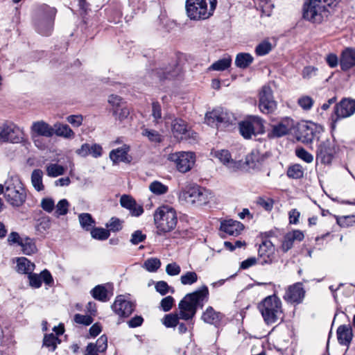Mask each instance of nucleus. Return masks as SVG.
Wrapping results in <instances>:
<instances>
[{
  "instance_id": "nucleus-6",
  "label": "nucleus",
  "mask_w": 355,
  "mask_h": 355,
  "mask_svg": "<svg viewBox=\"0 0 355 355\" xmlns=\"http://www.w3.org/2000/svg\"><path fill=\"white\" fill-rule=\"evenodd\" d=\"M180 198L187 203L202 206L210 201L212 196L208 189L198 185H194L183 191L180 194Z\"/></svg>"
},
{
  "instance_id": "nucleus-59",
  "label": "nucleus",
  "mask_w": 355,
  "mask_h": 355,
  "mask_svg": "<svg viewBox=\"0 0 355 355\" xmlns=\"http://www.w3.org/2000/svg\"><path fill=\"white\" fill-rule=\"evenodd\" d=\"M108 103L112 106V111H113V110L118 109L125 105V103L120 96L114 94H112L109 96Z\"/></svg>"
},
{
  "instance_id": "nucleus-49",
  "label": "nucleus",
  "mask_w": 355,
  "mask_h": 355,
  "mask_svg": "<svg viewBox=\"0 0 355 355\" xmlns=\"http://www.w3.org/2000/svg\"><path fill=\"white\" fill-rule=\"evenodd\" d=\"M275 101L272 90L268 85H263L259 92V103H262V101Z\"/></svg>"
},
{
  "instance_id": "nucleus-26",
  "label": "nucleus",
  "mask_w": 355,
  "mask_h": 355,
  "mask_svg": "<svg viewBox=\"0 0 355 355\" xmlns=\"http://www.w3.org/2000/svg\"><path fill=\"white\" fill-rule=\"evenodd\" d=\"M243 225L232 219L225 220L220 223V230L230 236H238L243 229Z\"/></svg>"
},
{
  "instance_id": "nucleus-61",
  "label": "nucleus",
  "mask_w": 355,
  "mask_h": 355,
  "mask_svg": "<svg viewBox=\"0 0 355 355\" xmlns=\"http://www.w3.org/2000/svg\"><path fill=\"white\" fill-rule=\"evenodd\" d=\"M324 132V127L320 124L312 122V141L315 139L319 141Z\"/></svg>"
},
{
  "instance_id": "nucleus-44",
  "label": "nucleus",
  "mask_w": 355,
  "mask_h": 355,
  "mask_svg": "<svg viewBox=\"0 0 355 355\" xmlns=\"http://www.w3.org/2000/svg\"><path fill=\"white\" fill-rule=\"evenodd\" d=\"M64 166L58 164H50L46 166V173L49 177H57L64 173Z\"/></svg>"
},
{
  "instance_id": "nucleus-20",
  "label": "nucleus",
  "mask_w": 355,
  "mask_h": 355,
  "mask_svg": "<svg viewBox=\"0 0 355 355\" xmlns=\"http://www.w3.org/2000/svg\"><path fill=\"white\" fill-rule=\"evenodd\" d=\"M215 155L232 171H236L241 169L243 167V162L241 160L236 161L232 159L230 152L227 150L216 151Z\"/></svg>"
},
{
  "instance_id": "nucleus-3",
  "label": "nucleus",
  "mask_w": 355,
  "mask_h": 355,
  "mask_svg": "<svg viewBox=\"0 0 355 355\" xmlns=\"http://www.w3.org/2000/svg\"><path fill=\"white\" fill-rule=\"evenodd\" d=\"M217 0H187L186 12L191 20H204L213 15Z\"/></svg>"
},
{
  "instance_id": "nucleus-28",
  "label": "nucleus",
  "mask_w": 355,
  "mask_h": 355,
  "mask_svg": "<svg viewBox=\"0 0 355 355\" xmlns=\"http://www.w3.org/2000/svg\"><path fill=\"white\" fill-rule=\"evenodd\" d=\"M53 27V18L45 17L39 19L36 22V30L42 35L49 36L51 34Z\"/></svg>"
},
{
  "instance_id": "nucleus-58",
  "label": "nucleus",
  "mask_w": 355,
  "mask_h": 355,
  "mask_svg": "<svg viewBox=\"0 0 355 355\" xmlns=\"http://www.w3.org/2000/svg\"><path fill=\"white\" fill-rule=\"evenodd\" d=\"M73 320L76 323L86 326L90 325L94 321L91 315H81L80 313L75 314Z\"/></svg>"
},
{
  "instance_id": "nucleus-32",
  "label": "nucleus",
  "mask_w": 355,
  "mask_h": 355,
  "mask_svg": "<svg viewBox=\"0 0 355 355\" xmlns=\"http://www.w3.org/2000/svg\"><path fill=\"white\" fill-rule=\"evenodd\" d=\"M35 269V264L26 257H19L17 259V271L21 274H29Z\"/></svg>"
},
{
  "instance_id": "nucleus-42",
  "label": "nucleus",
  "mask_w": 355,
  "mask_h": 355,
  "mask_svg": "<svg viewBox=\"0 0 355 355\" xmlns=\"http://www.w3.org/2000/svg\"><path fill=\"white\" fill-rule=\"evenodd\" d=\"M287 175L290 178L299 179L304 175V169L300 164H294L288 168Z\"/></svg>"
},
{
  "instance_id": "nucleus-48",
  "label": "nucleus",
  "mask_w": 355,
  "mask_h": 355,
  "mask_svg": "<svg viewBox=\"0 0 355 355\" xmlns=\"http://www.w3.org/2000/svg\"><path fill=\"white\" fill-rule=\"evenodd\" d=\"M260 111L263 114H270L275 112L277 108V103L275 101H262V103H259Z\"/></svg>"
},
{
  "instance_id": "nucleus-17",
  "label": "nucleus",
  "mask_w": 355,
  "mask_h": 355,
  "mask_svg": "<svg viewBox=\"0 0 355 355\" xmlns=\"http://www.w3.org/2000/svg\"><path fill=\"white\" fill-rule=\"evenodd\" d=\"M31 131L35 146H37V142L38 141L36 137H51L54 135L53 127L44 121L33 122L31 127Z\"/></svg>"
},
{
  "instance_id": "nucleus-21",
  "label": "nucleus",
  "mask_w": 355,
  "mask_h": 355,
  "mask_svg": "<svg viewBox=\"0 0 355 355\" xmlns=\"http://www.w3.org/2000/svg\"><path fill=\"white\" fill-rule=\"evenodd\" d=\"M76 154L81 157L89 155L94 158L100 157L103 154V148L98 144H83L80 148L76 150Z\"/></svg>"
},
{
  "instance_id": "nucleus-62",
  "label": "nucleus",
  "mask_w": 355,
  "mask_h": 355,
  "mask_svg": "<svg viewBox=\"0 0 355 355\" xmlns=\"http://www.w3.org/2000/svg\"><path fill=\"white\" fill-rule=\"evenodd\" d=\"M146 239V234H143L141 230H136L131 235L130 243L132 245H137L144 241Z\"/></svg>"
},
{
  "instance_id": "nucleus-40",
  "label": "nucleus",
  "mask_w": 355,
  "mask_h": 355,
  "mask_svg": "<svg viewBox=\"0 0 355 355\" xmlns=\"http://www.w3.org/2000/svg\"><path fill=\"white\" fill-rule=\"evenodd\" d=\"M80 225L83 229L86 231H90L95 225V220L92 218L90 214L82 213L78 216Z\"/></svg>"
},
{
  "instance_id": "nucleus-23",
  "label": "nucleus",
  "mask_w": 355,
  "mask_h": 355,
  "mask_svg": "<svg viewBox=\"0 0 355 355\" xmlns=\"http://www.w3.org/2000/svg\"><path fill=\"white\" fill-rule=\"evenodd\" d=\"M223 318V313L215 311L211 306L207 307L201 315V319L204 322L214 325L216 327H218L220 325Z\"/></svg>"
},
{
  "instance_id": "nucleus-34",
  "label": "nucleus",
  "mask_w": 355,
  "mask_h": 355,
  "mask_svg": "<svg viewBox=\"0 0 355 355\" xmlns=\"http://www.w3.org/2000/svg\"><path fill=\"white\" fill-rule=\"evenodd\" d=\"M90 293L95 300L101 302H105L110 300L108 291L104 285L96 286L91 290Z\"/></svg>"
},
{
  "instance_id": "nucleus-43",
  "label": "nucleus",
  "mask_w": 355,
  "mask_h": 355,
  "mask_svg": "<svg viewBox=\"0 0 355 355\" xmlns=\"http://www.w3.org/2000/svg\"><path fill=\"white\" fill-rule=\"evenodd\" d=\"M123 220L116 218L112 217L110 220L105 224L107 230L112 232H117L122 230Z\"/></svg>"
},
{
  "instance_id": "nucleus-46",
  "label": "nucleus",
  "mask_w": 355,
  "mask_h": 355,
  "mask_svg": "<svg viewBox=\"0 0 355 355\" xmlns=\"http://www.w3.org/2000/svg\"><path fill=\"white\" fill-rule=\"evenodd\" d=\"M180 315L178 314H167L162 319L163 324L167 328L175 327L178 325Z\"/></svg>"
},
{
  "instance_id": "nucleus-56",
  "label": "nucleus",
  "mask_w": 355,
  "mask_h": 355,
  "mask_svg": "<svg viewBox=\"0 0 355 355\" xmlns=\"http://www.w3.org/2000/svg\"><path fill=\"white\" fill-rule=\"evenodd\" d=\"M271 49V44L269 42H263L256 47L255 53L259 56H263L268 54Z\"/></svg>"
},
{
  "instance_id": "nucleus-60",
  "label": "nucleus",
  "mask_w": 355,
  "mask_h": 355,
  "mask_svg": "<svg viewBox=\"0 0 355 355\" xmlns=\"http://www.w3.org/2000/svg\"><path fill=\"white\" fill-rule=\"evenodd\" d=\"M40 206L44 211L51 213L55 208V202L51 198H44L42 200Z\"/></svg>"
},
{
  "instance_id": "nucleus-30",
  "label": "nucleus",
  "mask_w": 355,
  "mask_h": 355,
  "mask_svg": "<svg viewBox=\"0 0 355 355\" xmlns=\"http://www.w3.org/2000/svg\"><path fill=\"white\" fill-rule=\"evenodd\" d=\"M172 132L175 137L182 139V136L188 132V125L182 119H175L171 124Z\"/></svg>"
},
{
  "instance_id": "nucleus-8",
  "label": "nucleus",
  "mask_w": 355,
  "mask_h": 355,
  "mask_svg": "<svg viewBox=\"0 0 355 355\" xmlns=\"http://www.w3.org/2000/svg\"><path fill=\"white\" fill-rule=\"evenodd\" d=\"M24 140L21 128L10 121L0 123V143L19 144Z\"/></svg>"
},
{
  "instance_id": "nucleus-16",
  "label": "nucleus",
  "mask_w": 355,
  "mask_h": 355,
  "mask_svg": "<svg viewBox=\"0 0 355 355\" xmlns=\"http://www.w3.org/2000/svg\"><path fill=\"white\" fill-rule=\"evenodd\" d=\"M305 295V290L301 282L289 286L283 296L284 300L291 304H300Z\"/></svg>"
},
{
  "instance_id": "nucleus-63",
  "label": "nucleus",
  "mask_w": 355,
  "mask_h": 355,
  "mask_svg": "<svg viewBox=\"0 0 355 355\" xmlns=\"http://www.w3.org/2000/svg\"><path fill=\"white\" fill-rule=\"evenodd\" d=\"M28 278L31 286L37 288L42 286V280L40 275L31 272L28 274Z\"/></svg>"
},
{
  "instance_id": "nucleus-52",
  "label": "nucleus",
  "mask_w": 355,
  "mask_h": 355,
  "mask_svg": "<svg viewBox=\"0 0 355 355\" xmlns=\"http://www.w3.org/2000/svg\"><path fill=\"white\" fill-rule=\"evenodd\" d=\"M155 288L161 295H165L169 292L173 293L175 291L174 288L170 287L167 282L164 281L157 282L155 285Z\"/></svg>"
},
{
  "instance_id": "nucleus-11",
  "label": "nucleus",
  "mask_w": 355,
  "mask_h": 355,
  "mask_svg": "<svg viewBox=\"0 0 355 355\" xmlns=\"http://www.w3.org/2000/svg\"><path fill=\"white\" fill-rule=\"evenodd\" d=\"M355 112V100L344 98L334 108L331 115L332 127L341 119L349 117Z\"/></svg>"
},
{
  "instance_id": "nucleus-45",
  "label": "nucleus",
  "mask_w": 355,
  "mask_h": 355,
  "mask_svg": "<svg viewBox=\"0 0 355 355\" xmlns=\"http://www.w3.org/2000/svg\"><path fill=\"white\" fill-rule=\"evenodd\" d=\"M69 207V203L67 199L60 200L55 206V216L58 218L60 216L66 215L68 213Z\"/></svg>"
},
{
  "instance_id": "nucleus-9",
  "label": "nucleus",
  "mask_w": 355,
  "mask_h": 355,
  "mask_svg": "<svg viewBox=\"0 0 355 355\" xmlns=\"http://www.w3.org/2000/svg\"><path fill=\"white\" fill-rule=\"evenodd\" d=\"M239 132L245 139L264 132L263 120L257 116H250L239 123Z\"/></svg>"
},
{
  "instance_id": "nucleus-54",
  "label": "nucleus",
  "mask_w": 355,
  "mask_h": 355,
  "mask_svg": "<svg viewBox=\"0 0 355 355\" xmlns=\"http://www.w3.org/2000/svg\"><path fill=\"white\" fill-rule=\"evenodd\" d=\"M112 112L115 119L119 120V121H123L124 119L128 118L130 114L129 110L125 105L118 109L113 110Z\"/></svg>"
},
{
  "instance_id": "nucleus-47",
  "label": "nucleus",
  "mask_w": 355,
  "mask_h": 355,
  "mask_svg": "<svg viewBox=\"0 0 355 355\" xmlns=\"http://www.w3.org/2000/svg\"><path fill=\"white\" fill-rule=\"evenodd\" d=\"M150 191L156 195H162L167 193L168 188L166 185L159 181H154L149 186Z\"/></svg>"
},
{
  "instance_id": "nucleus-51",
  "label": "nucleus",
  "mask_w": 355,
  "mask_h": 355,
  "mask_svg": "<svg viewBox=\"0 0 355 355\" xmlns=\"http://www.w3.org/2000/svg\"><path fill=\"white\" fill-rule=\"evenodd\" d=\"M161 266V261L157 258H150L145 261L144 267L149 272H156Z\"/></svg>"
},
{
  "instance_id": "nucleus-36",
  "label": "nucleus",
  "mask_w": 355,
  "mask_h": 355,
  "mask_svg": "<svg viewBox=\"0 0 355 355\" xmlns=\"http://www.w3.org/2000/svg\"><path fill=\"white\" fill-rule=\"evenodd\" d=\"M253 60L254 58L250 53H239L236 56L235 64L240 69H246L253 62Z\"/></svg>"
},
{
  "instance_id": "nucleus-2",
  "label": "nucleus",
  "mask_w": 355,
  "mask_h": 355,
  "mask_svg": "<svg viewBox=\"0 0 355 355\" xmlns=\"http://www.w3.org/2000/svg\"><path fill=\"white\" fill-rule=\"evenodd\" d=\"M281 300L275 295L265 297L258 306L264 322L268 325L282 322L284 313Z\"/></svg>"
},
{
  "instance_id": "nucleus-1",
  "label": "nucleus",
  "mask_w": 355,
  "mask_h": 355,
  "mask_svg": "<svg viewBox=\"0 0 355 355\" xmlns=\"http://www.w3.org/2000/svg\"><path fill=\"white\" fill-rule=\"evenodd\" d=\"M209 291L206 285H203L193 293L187 294L179 303L180 318L184 320L192 319L198 309H202L209 301Z\"/></svg>"
},
{
  "instance_id": "nucleus-19",
  "label": "nucleus",
  "mask_w": 355,
  "mask_h": 355,
  "mask_svg": "<svg viewBox=\"0 0 355 355\" xmlns=\"http://www.w3.org/2000/svg\"><path fill=\"white\" fill-rule=\"evenodd\" d=\"M339 64L343 71H348L355 67V48L346 47L340 55Z\"/></svg>"
},
{
  "instance_id": "nucleus-29",
  "label": "nucleus",
  "mask_w": 355,
  "mask_h": 355,
  "mask_svg": "<svg viewBox=\"0 0 355 355\" xmlns=\"http://www.w3.org/2000/svg\"><path fill=\"white\" fill-rule=\"evenodd\" d=\"M329 10L324 6L312 5V23L320 24L329 16Z\"/></svg>"
},
{
  "instance_id": "nucleus-15",
  "label": "nucleus",
  "mask_w": 355,
  "mask_h": 355,
  "mask_svg": "<svg viewBox=\"0 0 355 355\" xmlns=\"http://www.w3.org/2000/svg\"><path fill=\"white\" fill-rule=\"evenodd\" d=\"M135 308V304L132 302L126 300L122 295L118 296L112 305L113 311L121 318H128Z\"/></svg>"
},
{
  "instance_id": "nucleus-12",
  "label": "nucleus",
  "mask_w": 355,
  "mask_h": 355,
  "mask_svg": "<svg viewBox=\"0 0 355 355\" xmlns=\"http://www.w3.org/2000/svg\"><path fill=\"white\" fill-rule=\"evenodd\" d=\"M277 261L275 247L268 239H263L258 248L257 261L261 266L270 265Z\"/></svg>"
},
{
  "instance_id": "nucleus-55",
  "label": "nucleus",
  "mask_w": 355,
  "mask_h": 355,
  "mask_svg": "<svg viewBox=\"0 0 355 355\" xmlns=\"http://www.w3.org/2000/svg\"><path fill=\"white\" fill-rule=\"evenodd\" d=\"M142 135L145 137H147L148 139L152 142L159 143L162 141L161 135L158 133L157 131L155 130H149L145 128L142 131Z\"/></svg>"
},
{
  "instance_id": "nucleus-41",
  "label": "nucleus",
  "mask_w": 355,
  "mask_h": 355,
  "mask_svg": "<svg viewBox=\"0 0 355 355\" xmlns=\"http://www.w3.org/2000/svg\"><path fill=\"white\" fill-rule=\"evenodd\" d=\"M90 233L93 239L100 241L107 239L110 235V231L103 227H93Z\"/></svg>"
},
{
  "instance_id": "nucleus-35",
  "label": "nucleus",
  "mask_w": 355,
  "mask_h": 355,
  "mask_svg": "<svg viewBox=\"0 0 355 355\" xmlns=\"http://www.w3.org/2000/svg\"><path fill=\"white\" fill-rule=\"evenodd\" d=\"M19 246L21 248L23 253L26 255H31L37 252L35 240L28 236L23 237Z\"/></svg>"
},
{
  "instance_id": "nucleus-5",
  "label": "nucleus",
  "mask_w": 355,
  "mask_h": 355,
  "mask_svg": "<svg viewBox=\"0 0 355 355\" xmlns=\"http://www.w3.org/2000/svg\"><path fill=\"white\" fill-rule=\"evenodd\" d=\"M4 197L13 207H19L26 202V191L17 179H10L5 182Z\"/></svg>"
},
{
  "instance_id": "nucleus-57",
  "label": "nucleus",
  "mask_w": 355,
  "mask_h": 355,
  "mask_svg": "<svg viewBox=\"0 0 355 355\" xmlns=\"http://www.w3.org/2000/svg\"><path fill=\"white\" fill-rule=\"evenodd\" d=\"M174 302V298L172 296L168 295L161 300L159 308L164 312L169 311L172 309Z\"/></svg>"
},
{
  "instance_id": "nucleus-18",
  "label": "nucleus",
  "mask_w": 355,
  "mask_h": 355,
  "mask_svg": "<svg viewBox=\"0 0 355 355\" xmlns=\"http://www.w3.org/2000/svg\"><path fill=\"white\" fill-rule=\"evenodd\" d=\"M336 153L335 148L329 140L323 141L318 147L316 155V162L324 164H331Z\"/></svg>"
},
{
  "instance_id": "nucleus-7",
  "label": "nucleus",
  "mask_w": 355,
  "mask_h": 355,
  "mask_svg": "<svg viewBox=\"0 0 355 355\" xmlns=\"http://www.w3.org/2000/svg\"><path fill=\"white\" fill-rule=\"evenodd\" d=\"M205 121L208 125H216L219 128L234 123L236 117L233 113L227 110L218 107L206 113Z\"/></svg>"
},
{
  "instance_id": "nucleus-4",
  "label": "nucleus",
  "mask_w": 355,
  "mask_h": 355,
  "mask_svg": "<svg viewBox=\"0 0 355 355\" xmlns=\"http://www.w3.org/2000/svg\"><path fill=\"white\" fill-rule=\"evenodd\" d=\"M154 222L157 228V234L162 235L175 229L178 223L175 210L169 206L158 207L154 214Z\"/></svg>"
},
{
  "instance_id": "nucleus-37",
  "label": "nucleus",
  "mask_w": 355,
  "mask_h": 355,
  "mask_svg": "<svg viewBox=\"0 0 355 355\" xmlns=\"http://www.w3.org/2000/svg\"><path fill=\"white\" fill-rule=\"evenodd\" d=\"M43 171L41 169H35L31 173V183L34 189L37 191L44 189L42 182Z\"/></svg>"
},
{
  "instance_id": "nucleus-22",
  "label": "nucleus",
  "mask_w": 355,
  "mask_h": 355,
  "mask_svg": "<svg viewBox=\"0 0 355 355\" xmlns=\"http://www.w3.org/2000/svg\"><path fill=\"white\" fill-rule=\"evenodd\" d=\"M122 207L128 209L132 216L138 217L144 212L142 206L138 205L135 199L128 195H123L120 198Z\"/></svg>"
},
{
  "instance_id": "nucleus-33",
  "label": "nucleus",
  "mask_w": 355,
  "mask_h": 355,
  "mask_svg": "<svg viewBox=\"0 0 355 355\" xmlns=\"http://www.w3.org/2000/svg\"><path fill=\"white\" fill-rule=\"evenodd\" d=\"M61 342L60 339L53 334H45L43 339L42 347L48 349L49 352H53L57 348L58 344Z\"/></svg>"
},
{
  "instance_id": "nucleus-53",
  "label": "nucleus",
  "mask_w": 355,
  "mask_h": 355,
  "mask_svg": "<svg viewBox=\"0 0 355 355\" xmlns=\"http://www.w3.org/2000/svg\"><path fill=\"white\" fill-rule=\"evenodd\" d=\"M198 275L195 272H187L180 277V282L183 285H191L198 281Z\"/></svg>"
},
{
  "instance_id": "nucleus-13",
  "label": "nucleus",
  "mask_w": 355,
  "mask_h": 355,
  "mask_svg": "<svg viewBox=\"0 0 355 355\" xmlns=\"http://www.w3.org/2000/svg\"><path fill=\"white\" fill-rule=\"evenodd\" d=\"M295 123L290 117H284L277 124L272 125L271 130L268 133L270 139L279 138L290 134L295 128Z\"/></svg>"
},
{
  "instance_id": "nucleus-27",
  "label": "nucleus",
  "mask_w": 355,
  "mask_h": 355,
  "mask_svg": "<svg viewBox=\"0 0 355 355\" xmlns=\"http://www.w3.org/2000/svg\"><path fill=\"white\" fill-rule=\"evenodd\" d=\"M180 71V69L179 66L176 63H174L173 65H170L164 69H157L155 71H153L152 73L156 75L160 80H162L175 78L179 75Z\"/></svg>"
},
{
  "instance_id": "nucleus-14",
  "label": "nucleus",
  "mask_w": 355,
  "mask_h": 355,
  "mask_svg": "<svg viewBox=\"0 0 355 355\" xmlns=\"http://www.w3.org/2000/svg\"><path fill=\"white\" fill-rule=\"evenodd\" d=\"M269 155V153L267 152L261 153L258 149H253L250 153L246 155L245 160L243 162L242 168L245 165L250 169L259 170L264 164Z\"/></svg>"
},
{
  "instance_id": "nucleus-64",
  "label": "nucleus",
  "mask_w": 355,
  "mask_h": 355,
  "mask_svg": "<svg viewBox=\"0 0 355 355\" xmlns=\"http://www.w3.org/2000/svg\"><path fill=\"white\" fill-rule=\"evenodd\" d=\"M166 272L170 276H175L180 273V266L175 262L168 263L166 267Z\"/></svg>"
},
{
  "instance_id": "nucleus-31",
  "label": "nucleus",
  "mask_w": 355,
  "mask_h": 355,
  "mask_svg": "<svg viewBox=\"0 0 355 355\" xmlns=\"http://www.w3.org/2000/svg\"><path fill=\"white\" fill-rule=\"evenodd\" d=\"M54 135L65 139L74 137L75 133L67 124L57 123L53 126Z\"/></svg>"
},
{
  "instance_id": "nucleus-38",
  "label": "nucleus",
  "mask_w": 355,
  "mask_h": 355,
  "mask_svg": "<svg viewBox=\"0 0 355 355\" xmlns=\"http://www.w3.org/2000/svg\"><path fill=\"white\" fill-rule=\"evenodd\" d=\"M232 64V58L230 55L225 56L222 59H220L214 62L209 67L210 71H225L228 69Z\"/></svg>"
},
{
  "instance_id": "nucleus-39",
  "label": "nucleus",
  "mask_w": 355,
  "mask_h": 355,
  "mask_svg": "<svg viewBox=\"0 0 355 355\" xmlns=\"http://www.w3.org/2000/svg\"><path fill=\"white\" fill-rule=\"evenodd\" d=\"M51 224L50 217L42 216L36 222L35 230L39 234H43L51 227Z\"/></svg>"
},
{
  "instance_id": "nucleus-24",
  "label": "nucleus",
  "mask_w": 355,
  "mask_h": 355,
  "mask_svg": "<svg viewBox=\"0 0 355 355\" xmlns=\"http://www.w3.org/2000/svg\"><path fill=\"white\" fill-rule=\"evenodd\" d=\"M130 146L127 144L123 145L121 147L113 149L110 151L109 157L114 164L119 162H130V159L128 157Z\"/></svg>"
},
{
  "instance_id": "nucleus-50",
  "label": "nucleus",
  "mask_w": 355,
  "mask_h": 355,
  "mask_svg": "<svg viewBox=\"0 0 355 355\" xmlns=\"http://www.w3.org/2000/svg\"><path fill=\"white\" fill-rule=\"evenodd\" d=\"M94 346V352L102 353L105 352L107 348V337L106 335H102L97 340L96 343H93Z\"/></svg>"
},
{
  "instance_id": "nucleus-10",
  "label": "nucleus",
  "mask_w": 355,
  "mask_h": 355,
  "mask_svg": "<svg viewBox=\"0 0 355 355\" xmlns=\"http://www.w3.org/2000/svg\"><path fill=\"white\" fill-rule=\"evenodd\" d=\"M168 160L174 163L179 172L184 173L191 169L194 165L196 157L191 152H177L169 154Z\"/></svg>"
},
{
  "instance_id": "nucleus-25",
  "label": "nucleus",
  "mask_w": 355,
  "mask_h": 355,
  "mask_svg": "<svg viewBox=\"0 0 355 355\" xmlns=\"http://www.w3.org/2000/svg\"><path fill=\"white\" fill-rule=\"evenodd\" d=\"M337 338L340 345L349 347L353 338V331L349 324H343L337 329Z\"/></svg>"
}]
</instances>
